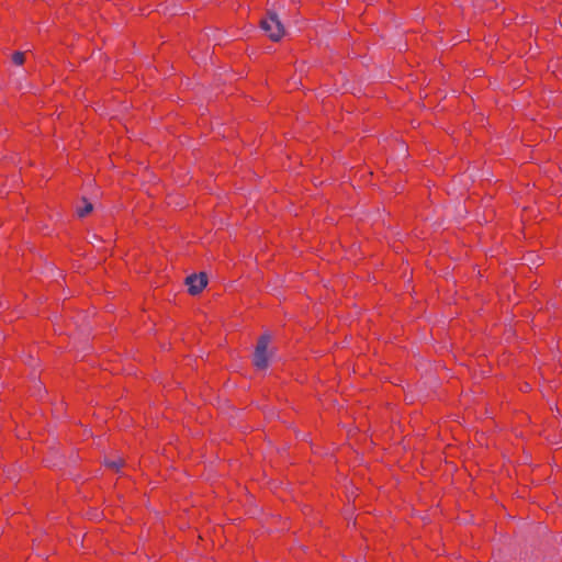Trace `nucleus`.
<instances>
[{
	"instance_id": "f257e3e1",
	"label": "nucleus",
	"mask_w": 562,
	"mask_h": 562,
	"mask_svg": "<svg viewBox=\"0 0 562 562\" xmlns=\"http://www.w3.org/2000/svg\"><path fill=\"white\" fill-rule=\"evenodd\" d=\"M260 27L273 42L280 41L285 34L284 26L278 13L272 10L268 11L267 18L261 20Z\"/></svg>"
},
{
	"instance_id": "f03ea898",
	"label": "nucleus",
	"mask_w": 562,
	"mask_h": 562,
	"mask_svg": "<svg viewBox=\"0 0 562 562\" xmlns=\"http://www.w3.org/2000/svg\"><path fill=\"white\" fill-rule=\"evenodd\" d=\"M270 341V336L265 334L262 335L256 346V350L254 353V364L258 369H266L269 364V356H268V345Z\"/></svg>"
},
{
	"instance_id": "7ed1b4c3",
	"label": "nucleus",
	"mask_w": 562,
	"mask_h": 562,
	"mask_svg": "<svg viewBox=\"0 0 562 562\" xmlns=\"http://www.w3.org/2000/svg\"><path fill=\"white\" fill-rule=\"evenodd\" d=\"M186 284L188 285V291L192 295L199 294L207 284L206 274L201 272L199 274H191L187 277Z\"/></svg>"
},
{
	"instance_id": "20e7f679",
	"label": "nucleus",
	"mask_w": 562,
	"mask_h": 562,
	"mask_svg": "<svg viewBox=\"0 0 562 562\" xmlns=\"http://www.w3.org/2000/svg\"><path fill=\"white\" fill-rule=\"evenodd\" d=\"M82 203H83V206L77 209V215L79 217H85L86 215L91 213L93 210L92 203H90L86 198H82Z\"/></svg>"
},
{
	"instance_id": "39448f33",
	"label": "nucleus",
	"mask_w": 562,
	"mask_h": 562,
	"mask_svg": "<svg viewBox=\"0 0 562 562\" xmlns=\"http://www.w3.org/2000/svg\"><path fill=\"white\" fill-rule=\"evenodd\" d=\"M12 60L15 65H22L24 63V53L22 52H15L12 55Z\"/></svg>"
},
{
	"instance_id": "423d86ee",
	"label": "nucleus",
	"mask_w": 562,
	"mask_h": 562,
	"mask_svg": "<svg viewBox=\"0 0 562 562\" xmlns=\"http://www.w3.org/2000/svg\"><path fill=\"white\" fill-rule=\"evenodd\" d=\"M105 464H106V467H109V468H112V469L117 470V469H120V468L122 467L123 461H122V459H120V458H119V459H116V460H113V461L106 460V461H105Z\"/></svg>"
}]
</instances>
